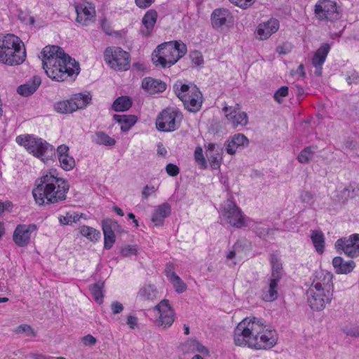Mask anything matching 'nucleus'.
<instances>
[{"label":"nucleus","mask_w":359,"mask_h":359,"mask_svg":"<svg viewBox=\"0 0 359 359\" xmlns=\"http://www.w3.org/2000/svg\"><path fill=\"white\" fill-rule=\"evenodd\" d=\"M233 339L236 346L268 349L276 345L278 338L276 331L267 329L260 320L246 318L235 328Z\"/></svg>","instance_id":"f257e3e1"},{"label":"nucleus","mask_w":359,"mask_h":359,"mask_svg":"<svg viewBox=\"0 0 359 359\" xmlns=\"http://www.w3.org/2000/svg\"><path fill=\"white\" fill-rule=\"evenodd\" d=\"M41 55L43 68L53 81L62 82L68 78L74 79L80 72L79 62L57 46H46Z\"/></svg>","instance_id":"f03ea898"},{"label":"nucleus","mask_w":359,"mask_h":359,"mask_svg":"<svg viewBox=\"0 0 359 359\" xmlns=\"http://www.w3.org/2000/svg\"><path fill=\"white\" fill-rule=\"evenodd\" d=\"M55 172L50 171L36 180L32 195L37 205L55 204L66 200L69 185L64 179L55 177Z\"/></svg>","instance_id":"7ed1b4c3"},{"label":"nucleus","mask_w":359,"mask_h":359,"mask_svg":"<svg viewBox=\"0 0 359 359\" xmlns=\"http://www.w3.org/2000/svg\"><path fill=\"white\" fill-rule=\"evenodd\" d=\"M25 59V47L18 36L11 34L0 35V62L15 66L22 64Z\"/></svg>","instance_id":"20e7f679"},{"label":"nucleus","mask_w":359,"mask_h":359,"mask_svg":"<svg viewBox=\"0 0 359 359\" xmlns=\"http://www.w3.org/2000/svg\"><path fill=\"white\" fill-rule=\"evenodd\" d=\"M306 296L308 304L312 310L317 311L323 310L332 299V275L327 273L323 283H313L306 291Z\"/></svg>","instance_id":"39448f33"},{"label":"nucleus","mask_w":359,"mask_h":359,"mask_svg":"<svg viewBox=\"0 0 359 359\" xmlns=\"http://www.w3.org/2000/svg\"><path fill=\"white\" fill-rule=\"evenodd\" d=\"M187 46L180 41L163 43L154 50L152 60L157 65L170 67L187 53Z\"/></svg>","instance_id":"423d86ee"},{"label":"nucleus","mask_w":359,"mask_h":359,"mask_svg":"<svg viewBox=\"0 0 359 359\" xmlns=\"http://www.w3.org/2000/svg\"><path fill=\"white\" fill-rule=\"evenodd\" d=\"M174 89L176 95L189 111L196 113L201 109L203 97L196 85L175 84Z\"/></svg>","instance_id":"0eeeda50"},{"label":"nucleus","mask_w":359,"mask_h":359,"mask_svg":"<svg viewBox=\"0 0 359 359\" xmlns=\"http://www.w3.org/2000/svg\"><path fill=\"white\" fill-rule=\"evenodd\" d=\"M16 142L25 147L34 156L41 158L43 161H48L55 155V150L52 145L46 141L43 142L41 138L34 137L33 135H19L16 137Z\"/></svg>","instance_id":"6e6552de"},{"label":"nucleus","mask_w":359,"mask_h":359,"mask_svg":"<svg viewBox=\"0 0 359 359\" xmlns=\"http://www.w3.org/2000/svg\"><path fill=\"white\" fill-rule=\"evenodd\" d=\"M106 63L116 71H126L130 67V55L129 53L120 47H107L104 52Z\"/></svg>","instance_id":"1a4fd4ad"},{"label":"nucleus","mask_w":359,"mask_h":359,"mask_svg":"<svg viewBox=\"0 0 359 359\" xmlns=\"http://www.w3.org/2000/svg\"><path fill=\"white\" fill-rule=\"evenodd\" d=\"M182 112L176 108H166L157 116L156 125L160 131L172 132L177 130L182 120Z\"/></svg>","instance_id":"9d476101"},{"label":"nucleus","mask_w":359,"mask_h":359,"mask_svg":"<svg viewBox=\"0 0 359 359\" xmlns=\"http://www.w3.org/2000/svg\"><path fill=\"white\" fill-rule=\"evenodd\" d=\"M316 17L320 21H335L341 18L337 4L331 0H320L315 5Z\"/></svg>","instance_id":"9b49d317"},{"label":"nucleus","mask_w":359,"mask_h":359,"mask_svg":"<svg viewBox=\"0 0 359 359\" xmlns=\"http://www.w3.org/2000/svg\"><path fill=\"white\" fill-rule=\"evenodd\" d=\"M222 215L231 226L241 228L245 226V218L241 209L233 201L228 200L224 207Z\"/></svg>","instance_id":"f8f14e48"},{"label":"nucleus","mask_w":359,"mask_h":359,"mask_svg":"<svg viewBox=\"0 0 359 359\" xmlns=\"http://www.w3.org/2000/svg\"><path fill=\"white\" fill-rule=\"evenodd\" d=\"M222 111L225 114V116L233 128L238 126L244 127L248 123V116L245 111L241 110L239 104L235 106L229 107L224 106Z\"/></svg>","instance_id":"ddd939ff"},{"label":"nucleus","mask_w":359,"mask_h":359,"mask_svg":"<svg viewBox=\"0 0 359 359\" xmlns=\"http://www.w3.org/2000/svg\"><path fill=\"white\" fill-rule=\"evenodd\" d=\"M335 248L338 252L342 250L349 257L359 255V234L354 233L348 238H341L335 243Z\"/></svg>","instance_id":"4468645a"},{"label":"nucleus","mask_w":359,"mask_h":359,"mask_svg":"<svg viewBox=\"0 0 359 359\" xmlns=\"http://www.w3.org/2000/svg\"><path fill=\"white\" fill-rule=\"evenodd\" d=\"M154 309L159 313V318L156 320L157 325L163 328L170 327L175 320V312L170 305L169 301L168 299L162 300Z\"/></svg>","instance_id":"2eb2a0df"},{"label":"nucleus","mask_w":359,"mask_h":359,"mask_svg":"<svg viewBox=\"0 0 359 359\" xmlns=\"http://www.w3.org/2000/svg\"><path fill=\"white\" fill-rule=\"evenodd\" d=\"M102 228L104 233V248L109 250L116 241L115 232H119L121 226L116 221L107 218L102 221Z\"/></svg>","instance_id":"dca6fc26"},{"label":"nucleus","mask_w":359,"mask_h":359,"mask_svg":"<svg viewBox=\"0 0 359 359\" xmlns=\"http://www.w3.org/2000/svg\"><path fill=\"white\" fill-rule=\"evenodd\" d=\"M36 230L34 224H18L13 235V240L18 247H25L30 242L31 233Z\"/></svg>","instance_id":"f3484780"},{"label":"nucleus","mask_w":359,"mask_h":359,"mask_svg":"<svg viewBox=\"0 0 359 359\" xmlns=\"http://www.w3.org/2000/svg\"><path fill=\"white\" fill-rule=\"evenodd\" d=\"M76 21L83 25H87L95 15V8L90 3L75 4Z\"/></svg>","instance_id":"a211bd4d"},{"label":"nucleus","mask_w":359,"mask_h":359,"mask_svg":"<svg viewBox=\"0 0 359 359\" xmlns=\"http://www.w3.org/2000/svg\"><path fill=\"white\" fill-rule=\"evenodd\" d=\"M279 21L275 18H271L266 22L261 23L257 28V38L260 40H266L279 29Z\"/></svg>","instance_id":"6ab92c4d"},{"label":"nucleus","mask_w":359,"mask_h":359,"mask_svg":"<svg viewBox=\"0 0 359 359\" xmlns=\"http://www.w3.org/2000/svg\"><path fill=\"white\" fill-rule=\"evenodd\" d=\"M222 151L223 149L221 147L213 143H210L207 146L206 156L212 169L216 170L220 167Z\"/></svg>","instance_id":"aec40b11"},{"label":"nucleus","mask_w":359,"mask_h":359,"mask_svg":"<svg viewBox=\"0 0 359 359\" xmlns=\"http://www.w3.org/2000/svg\"><path fill=\"white\" fill-rule=\"evenodd\" d=\"M249 140L245 135L241 133L234 135L231 140L226 142V150L229 154H236L238 149H243L248 147Z\"/></svg>","instance_id":"412c9836"},{"label":"nucleus","mask_w":359,"mask_h":359,"mask_svg":"<svg viewBox=\"0 0 359 359\" xmlns=\"http://www.w3.org/2000/svg\"><path fill=\"white\" fill-rule=\"evenodd\" d=\"M157 16V12L153 9L148 11L145 13L142 20L143 27L140 29L142 35L145 36L151 35L156 22Z\"/></svg>","instance_id":"4be33fe9"},{"label":"nucleus","mask_w":359,"mask_h":359,"mask_svg":"<svg viewBox=\"0 0 359 359\" xmlns=\"http://www.w3.org/2000/svg\"><path fill=\"white\" fill-rule=\"evenodd\" d=\"M171 213V206L168 203H163L157 206L152 214L151 221L156 226H162L164 220Z\"/></svg>","instance_id":"5701e85b"},{"label":"nucleus","mask_w":359,"mask_h":359,"mask_svg":"<svg viewBox=\"0 0 359 359\" xmlns=\"http://www.w3.org/2000/svg\"><path fill=\"white\" fill-rule=\"evenodd\" d=\"M142 88L149 94L162 93L166 88L164 82L156 80L151 77H146L142 80Z\"/></svg>","instance_id":"b1692460"},{"label":"nucleus","mask_w":359,"mask_h":359,"mask_svg":"<svg viewBox=\"0 0 359 359\" xmlns=\"http://www.w3.org/2000/svg\"><path fill=\"white\" fill-rule=\"evenodd\" d=\"M41 83V78L39 76H34L26 83L18 86L17 88V92L20 95L26 97L29 96L36 90Z\"/></svg>","instance_id":"393cba45"},{"label":"nucleus","mask_w":359,"mask_h":359,"mask_svg":"<svg viewBox=\"0 0 359 359\" xmlns=\"http://www.w3.org/2000/svg\"><path fill=\"white\" fill-rule=\"evenodd\" d=\"M332 265L337 273L347 274L354 269L355 263L353 260L345 262L342 257H335L332 260Z\"/></svg>","instance_id":"a878e982"},{"label":"nucleus","mask_w":359,"mask_h":359,"mask_svg":"<svg viewBox=\"0 0 359 359\" xmlns=\"http://www.w3.org/2000/svg\"><path fill=\"white\" fill-rule=\"evenodd\" d=\"M230 13L226 8H221L214 10L211 15V22L213 28L218 29L224 25Z\"/></svg>","instance_id":"bb28decb"},{"label":"nucleus","mask_w":359,"mask_h":359,"mask_svg":"<svg viewBox=\"0 0 359 359\" xmlns=\"http://www.w3.org/2000/svg\"><path fill=\"white\" fill-rule=\"evenodd\" d=\"M280 280L269 279L268 285L262 290V299L266 302H273L278 298V284Z\"/></svg>","instance_id":"cd10ccee"},{"label":"nucleus","mask_w":359,"mask_h":359,"mask_svg":"<svg viewBox=\"0 0 359 359\" xmlns=\"http://www.w3.org/2000/svg\"><path fill=\"white\" fill-rule=\"evenodd\" d=\"M337 193V200L339 202L345 203L349 198H353L359 195V187L355 184H350L342 189L338 190Z\"/></svg>","instance_id":"c85d7f7f"},{"label":"nucleus","mask_w":359,"mask_h":359,"mask_svg":"<svg viewBox=\"0 0 359 359\" xmlns=\"http://www.w3.org/2000/svg\"><path fill=\"white\" fill-rule=\"evenodd\" d=\"M330 50V45L324 43L316 50L312 58V64L314 67L322 66Z\"/></svg>","instance_id":"c756f323"},{"label":"nucleus","mask_w":359,"mask_h":359,"mask_svg":"<svg viewBox=\"0 0 359 359\" xmlns=\"http://www.w3.org/2000/svg\"><path fill=\"white\" fill-rule=\"evenodd\" d=\"M114 119L121 125L122 132H128L137 122V116L135 115H118L114 116Z\"/></svg>","instance_id":"7c9ffc66"},{"label":"nucleus","mask_w":359,"mask_h":359,"mask_svg":"<svg viewBox=\"0 0 359 359\" xmlns=\"http://www.w3.org/2000/svg\"><path fill=\"white\" fill-rule=\"evenodd\" d=\"M271 265V276L270 278L280 280L283 274V269L280 259L276 255H271L270 257Z\"/></svg>","instance_id":"2f4dec72"},{"label":"nucleus","mask_w":359,"mask_h":359,"mask_svg":"<svg viewBox=\"0 0 359 359\" xmlns=\"http://www.w3.org/2000/svg\"><path fill=\"white\" fill-rule=\"evenodd\" d=\"M91 96L88 94L78 93L71 99L74 111L85 108L90 102Z\"/></svg>","instance_id":"473e14b6"},{"label":"nucleus","mask_w":359,"mask_h":359,"mask_svg":"<svg viewBox=\"0 0 359 359\" xmlns=\"http://www.w3.org/2000/svg\"><path fill=\"white\" fill-rule=\"evenodd\" d=\"M157 290L154 285H146L138 292V297L143 301L154 300L157 296Z\"/></svg>","instance_id":"72a5a7b5"},{"label":"nucleus","mask_w":359,"mask_h":359,"mask_svg":"<svg viewBox=\"0 0 359 359\" xmlns=\"http://www.w3.org/2000/svg\"><path fill=\"white\" fill-rule=\"evenodd\" d=\"M311 238L316 250L323 254L325 250V237L321 231L314 230L311 233Z\"/></svg>","instance_id":"f704fd0d"},{"label":"nucleus","mask_w":359,"mask_h":359,"mask_svg":"<svg viewBox=\"0 0 359 359\" xmlns=\"http://www.w3.org/2000/svg\"><path fill=\"white\" fill-rule=\"evenodd\" d=\"M131 106V99L128 96H121L114 100L112 109L116 111H125L128 110Z\"/></svg>","instance_id":"c9c22d12"},{"label":"nucleus","mask_w":359,"mask_h":359,"mask_svg":"<svg viewBox=\"0 0 359 359\" xmlns=\"http://www.w3.org/2000/svg\"><path fill=\"white\" fill-rule=\"evenodd\" d=\"M93 141L97 144L105 146H114L116 144V140L114 138L102 131L95 134Z\"/></svg>","instance_id":"e433bc0d"},{"label":"nucleus","mask_w":359,"mask_h":359,"mask_svg":"<svg viewBox=\"0 0 359 359\" xmlns=\"http://www.w3.org/2000/svg\"><path fill=\"white\" fill-rule=\"evenodd\" d=\"M79 232L83 236L93 242L98 241L101 237V234L99 231L88 226H81Z\"/></svg>","instance_id":"4c0bfd02"},{"label":"nucleus","mask_w":359,"mask_h":359,"mask_svg":"<svg viewBox=\"0 0 359 359\" xmlns=\"http://www.w3.org/2000/svg\"><path fill=\"white\" fill-rule=\"evenodd\" d=\"M103 282L96 283L89 285V290L93 297L100 304L103 302Z\"/></svg>","instance_id":"58836bf2"},{"label":"nucleus","mask_w":359,"mask_h":359,"mask_svg":"<svg viewBox=\"0 0 359 359\" xmlns=\"http://www.w3.org/2000/svg\"><path fill=\"white\" fill-rule=\"evenodd\" d=\"M54 109L60 114H69L74 111L71 100L56 102Z\"/></svg>","instance_id":"ea45409f"},{"label":"nucleus","mask_w":359,"mask_h":359,"mask_svg":"<svg viewBox=\"0 0 359 359\" xmlns=\"http://www.w3.org/2000/svg\"><path fill=\"white\" fill-rule=\"evenodd\" d=\"M169 280L173 284V286L177 293H182L187 290L186 284L175 272H172Z\"/></svg>","instance_id":"a19ab883"},{"label":"nucleus","mask_w":359,"mask_h":359,"mask_svg":"<svg viewBox=\"0 0 359 359\" xmlns=\"http://www.w3.org/2000/svg\"><path fill=\"white\" fill-rule=\"evenodd\" d=\"M80 219V216L75 212H68L65 215L59 217V222L62 225H71L74 222H76Z\"/></svg>","instance_id":"79ce46f5"},{"label":"nucleus","mask_w":359,"mask_h":359,"mask_svg":"<svg viewBox=\"0 0 359 359\" xmlns=\"http://www.w3.org/2000/svg\"><path fill=\"white\" fill-rule=\"evenodd\" d=\"M314 153L311 147H306L299 153L297 159L301 163H307L313 158Z\"/></svg>","instance_id":"37998d69"},{"label":"nucleus","mask_w":359,"mask_h":359,"mask_svg":"<svg viewBox=\"0 0 359 359\" xmlns=\"http://www.w3.org/2000/svg\"><path fill=\"white\" fill-rule=\"evenodd\" d=\"M60 165L65 170H71L75 166V161L69 155L62 156L58 158Z\"/></svg>","instance_id":"c03bdc74"},{"label":"nucleus","mask_w":359,"mask_h":359,"mask_svg":"<svg viewBox=\"0 0 359 359\" xmlns=\"http://www.w3.org/2000/svg\"><path fill=\"white\" fill-rule=\"evenodd\" d=\"M13 332L15 334L25 333L28 337H36V333L33 328L27 324L20 325L13 330Z\"/></svg>","instance_id":"a18cd8bd"},{"label":"nucleus","mask_w":359,"mask_h":359,"mask_svg":"<svg viewBox=\"0 0 359 359\" xmlns=\"http://www.w3.org/2000/svg\"><path fill=\"white\" fill-rule=\"evenodd\" d=\"M194 158L196 163L203 168H206L208 166L207 161L203 156V149L201 147H197L194 151Z\"/></svg>","instance_id":"49530a36"},{"label":"nucleus","mask_w":359,"mask_h":359,"mask_svg":"<svg viewBox=\"0 0 359 359\" xmlns=\"http://www.w3.org/2000/svg\"><path fill=\"white\" fill-rule=\"evenodd\" d=\"M137 252V248L136 245H128L123 248L121 250V254L123 257H129L133 255H136Z\"/></svg>","instance_id":"de8ad7c7"},{"label":"nucleus","mask_w":359,"mask_h":359,"mask_svg":"<svg viewBox=\"0 0 359 359\" xmlns=\"http://www.w3.org/2000/svg\"><path fill=\"white\" fill-rule=\"evenodd\" d=\"M346 81L349 85L359 83V73L355 70H351L348 72Z\"/></svg>","instance_id":"09e8293b"},{"label":"nucleus","mask_w":359,"mask_h":359,"mask_svg":"<svg viewBox=\"0 0 359 359\" xmlns=\"http://www.w3.org/2000/svg\"><path fill=\"white\" fill-rule=\"evenodd\" d=\"M190 58L192 62L196 65H201L203 62V59L201 53L197 50L190 53Z\"/></svg>","instance_id":"8fccbe9b"},{"label":"nucleus","mask_w":359,"mask_h":359,"mask_svg":"<svg viewBox=\"0 0 359 359\" xmlns=\"http://www.w3.org/2000/svg\"><path fill=\"white\" fill-rule=\"evenodd\" d=\"M229 1L237 6L246 9L253 4L255 0H229Z\"/></svg>","instance_id":"3c124183"},{"label":"nucleus","mask_w":359,"mask_h":359,"mask_svg":"<svg viewBox=\"0 0 359 359\" xmlns=\"http://www.w3.org/2000/svg\"><path fill=\"white\" fill-rule=\"evenodd\" d=\"M288 95V88L287 86H282L274 93V99L278 103L281 102L280 97H285Z\"/></svg>","instance_id":"603ef678"},{"label":"nucleus","mask_w":359,"mask_h":359,"mask_svg":"<svg viewBox=\"0 0 359 359\" xmlns=\"http://www.w3.org/2000/svg\"><path fill=\"white\" fill-rule=\"evenodd\" d=\"M344 333H345L347 336H350L352 337H359V327L353 326V327H346L343 329Z\"/></svg>","instance_id":"864d4df0"},{"label":"nucleus","mask_w":359,"mask_h":359,"mask_svg":"<svg viewBox=\"0 0 359 359\" xmlns=\"http://www.w3.org/2000/svg\"><path fill=\"white\" fill-rule=\"evenodd\" d=\"M166 172L171 177L177 176L180 172V168L175 164L168 163L165 167Z\"/></svg>","instance_id":"5fc2aeb1"},{"label":"nucleus","mask_w":359,"mask_h":359,"mask_svg":"<svg viewBox=\"0 0 359 359\" xmlns=\"http://www.w3.org/2000/svg\"><path fill=\"white\" fill-rule=\"evenodd\" d=\"M157 191V188L154 186H149L146 185L142 190V196L144 199H147L149 196H150L152 194L155 193Z\"/></svg>","instance_id":"6e6d98bb"},{"label":"nucleus","mask_w":359,"mask_h":359,"mask_svg":"<svg viewBox=\"0 0 359 359\" xmlns=\"http://www.w3.org/2000/svg\"><path fill=\"white\" fill-rule=\"evenodd\" d=\"M96 341V339L91 334H87L81 339V341L84 345L90 346L95 345Z\"/></svg>","instance_id":"4d7b16f0"},{"label":"nucleus","mask_w":359,"mask_h":359,"mask_svg":"<svg viewBox=\"0 0 359 359\" xmlns=\"http://www.w3.org/2000/svg\"><path fill=\"white\" fill-rule=\"evenodd\" d=\"M192 346L198 351L203 354H208V350L205 346L202 345L199 341L194 340L192 341Z\"/></svg>","instance_id":"13d9d810"},{"label":"nucleus","mask_w":359,"mask_h":359,"mask_svg":"<svg viewBox=\"0 0 359 359\" xmlns=\"http://www.w3.org/2000/svg\"><path fill=\"white\" fill-rule=\"evenodd\" d=\"M313 198V194L308 191H302L300 195V198L303 203H309L312 201Z\"/></svg>","instance_id":"bf43d9fd"},{"label":"nucleus","mask_w":359,"mask_h":359,"mask_svg":"<svg viewBox=\"0 0 359 359\" xmlns=\"http://www.w3.org/2000/svg\"><path fill=\"white\" fill-rule=\"evenodd\" d=\"M111 307L114 314L120 313L123 310L122 304L116 301L111 303Z\"/></svg>","instance_id":"052dcab7"},{"label":"nucleus","mask_w":359,"mask_h":359,"mask_svg":"<svg viewBox=\"0 0 359 359\" xmlns=\"http://www.w3.org/2000/svg\"><path fill=\"white\" fill-rule=\"evenodd\" d=\"M155 0H135L136 5L140 8L149 7Z\"/></svg>","instance_id":"680f3d73"},{"label":"nucleus","mask_w":359,"mask_h":359,"mask_svg":"<svg viewBox=\"0 0 359 359\" xmlns=\"http://www.w3.org/2000/svg\"><path fill=\"white\" fill-rule=\"evenodd\" d=\"M69 151V147L65 144H62L59 146L57 149V153L58 158L61 157L62 156H67L68 154Z\"/></svg>","instance_id":"e2e57ef3"},{"label":"nucleus","mask_w":359,"mask_h":359,"mask_svg":"<svg viewBox=\"0 0 359 359\" xmlns=\"http://www.w3.org/2000/svg\"><path fill=\"white\" fill-rule=\"evenodd\" d=\"M127 324L131 329H134L137 324V318L134 316H129L128 317Z\"/></svg>","instance_id":"0e129e2a"},{"label":"nucleus","mask_w":359,"mask_h":359,"mask_svg":"<svg viewBox=\"0 0 359 359\" xmlns=\"http://www.w3.org/2000/svg\"><path fill=\"white\" fill-rule=\"evenodd\" d=\"M238 246H237V244H235L233 246V250H231L227 255H226V260L227 262L229 261V260H231V259H233L235 257H236V249H237Z\"/></svg>","instance_id":"69168bd1"},{"label":"nucleus","mask_w":359,"mask_h":359,"mask_svg":"<svg viewBox=\"0 0 359 359\" xmlns=\"http://www.w3.org/2000/svg\"><path fill=\"white\" fill-rule=\"evenodd\" d=\"M30 357L33 359H54L53 357L46 356L43 354L31 353Z\"/></svg>","instance_id":"338daca9"},{"label":"nucleus","mask_w":359,"mask_h":359,"mask_svg":"<svg viewBox=\"0 0 359 359\" xmlns=\"http://www.w3.org/2000/svg\"><path fill=\"white\" fill-rule=\"evenodd\" d=\"M173 270H174L173 264L172 263H168L166 264V269H165L167 277H168L170 278V276L172 272H174Z\"/></svg>","instance_id":"774afa93"}]
</instances>
